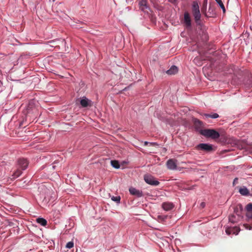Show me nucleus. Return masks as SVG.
Segmentation results:
<instances>
[{"instance_id": "nucleus-1", "label": "nucleus", "mask_w": 252, "mask_h": 252, "mask_svg": "<svg viewBox=\"0 0 252 252\" xmlns=\"http://www.w3.org/2000/svg\"><path fill=\"white\" fill-rule=\"evenodd\" d=\"M191 12L196 24H199L201 18L199 7L196 1H193L191 6Z\"/></svg>"}, {"instance_id": "nucleus-2", "label": "nucleus", "mask_w": 252, "mask_h": 252, "mask_svg": "<svg viewBox=\"0 0 252 252\" xmlns=\"http://www.w3.org/2000/svg\"><path fill=\"white\" fill-rule=\"evenodd\" d=\"M200 133L206 137H210L212 139H217L220 136L218 131L211 129L200 130Z\"/></svg>"}, {"instance_id": "nucleus-3", "label": "nucleus", "mask_w": 252, "mask_h": 252, "mask_svg": "<svg viewBox=\"0 0 252 252\" xmlns=\"http://www.w3.org/2000/svg\"><path fill=\"white\" fill-rule=\"evenodd\" d=\"M144 179L146 183L152 186H157L159 184V182L154 177L149 174L145 175Z\"/></svg>"}, {"instance_id": "nucleus-4", "label": "nucleus", "mask_w": 252, "mask_h": 252, "mask_svg": "<svg viewBox=\"0 0 252 252\" xmlns=\"http://www.w3.org/2000/svg\"><path fill=\"white\" fill-rule=\"evenodd\" d=\"M197 150H201L207 152H210L213 151V146L211 144L206 143H201L195 147Z\"/></svg>"}, {"instance_id": "nucleus-5", "label": "nucleus", "mask_w": 252, "mask_h": 252, "mask_svg": "<svg viewBox=\"0 0 252 252\" xmlns=\"http://www.w3.org/2000/svg\"><path fill=\"white\" fill-rule=\"evenodd\" d=\"M29 165V162L26 159L20 158L18 160L17 168H21L22 170H25Z\"/></svg>"}, {"instance_id": "nucleus-6", "label": "nucleus", "mask_w": 252, "mask_h": 252, "mask_svg": "<svg viewBox=\"0 0 252 252\" xmlns=\"http://www.w3.org/2000/svg\"><path fill=\"white\" fill-rule=\"evenodd\" d=\"M184 24L187 28H191V18L188 12H185L184 13Z\"/></svg>"}, {"instance_id": "nucleus-7", "label": "nucleus", "mask_w": 252, "mask_h": 252, "mask_svg": "<svg viewBox=\"0 0 252 252\" xmlns=\"http://www.w3.org/2000/svg\"><path fill=\"white\" fill-rule=\"evenodd\" d=\"M240 231V228L237 226L227 227L225 229V232L227 235H230L231 234L237 235Z\"/></svg>"}, {"instance_id": "nucleus-8", "label": "nucleus", "mask_w": 252, "mask_h": 252, "mask_svg": "<svg viewBox=\"0 0 252 252\" xmlns=\"http://www.w3.org/2000/svg\"><path fill=\"white\" fill-rule=\"evenodd\" d=\"M192 122L193 123L194 126L197 130L200 131V130H202L201 128L203 126V124L202 122L194 118L192 119Z\"/></svg>"}, {"instance_id": "nucleus-9", "label": "nucleus", "mask_w": 252, "mask_h": 252, "mask_svg": "<svg viewBox=\"0 0 252 252\" xmlns=\"http://www.w3.org/2000/svg\"><path fill=\"white\" fill-rule=\"evenodd\" d=\"M80 103L83 107H87L88 106L90 107L92 106V101L88 99L86 97H83L81 98Z\"/></svg>"}, {"instance_id": "nucleus-10", "label": "nucleus", "mask_w": 252, "mask_h": 252, "mask_svg": "<svg viewBox=\"0 0 252 252\" xmlns=\"http://www.w3.org/2000/svg\"><path fill=\"white\" fill-rule=\"evenodd\" d=\"M129 191L131 194L135 195L138 197H142L143 195L142 191L137 189L133 187L130 188Z\"/></svg>"}, {"instance_id": "nucleus-11", "label": "nucleus", "mask_w": 252, "mask_h": 252, "mask_svg": "<svg viewBox=\"0 0 252 252\" xmlns=\"http://www.w3.org/2000/svg\"><path fill=\"white\" fill-rule=\"evenodd\" d=\"M166 165L167 168L170 170H175L177 168L175 160L173 159H169L166 162Z\"/></svg>"}, {"instance_id": "nucleus-12", "label": "nucleus", "mask_w": 252, "mask_h": 252, "mask_svg": "<svg viewBox=\"0 0 252 252\" xmlns=\"http://www.w3.org/2000/svg\"><path fill=\"white\" fill-rule=\"evenodd\" d=\"M174 207V204L171 202H166L162 204V208L166 211L172 210Z\"/></svg>"}, {"instance_id": "nucleus-13", "label": "nucleus", "mask_w": 252, "mask_h": 252, "mask_svg": "<svg viewBox=\"0 0 252 252\" xmlns=\"http://www.w3.org/2000/svg\"><path fill=\"white\" fill-rule=\"evenodd\" d=\"M139 5L142 11L148 12L147 10L149 9V8L147 5V1H139Z\"/></svg>"}, {"instance_id": "nucleus-14", "label": "nucleus", "mask_w": 252, "mask_h": 252, "mask_svg": "<svg viewBox=\"0 0 252 252\" xmlns=\"http://www.w3.org/2000/svg\"><path fill=\"white\" fill-rule=\"evenodd\" d=\"M22 173V170L20 169L17 168V169L13 172L12 175L11 180H13L18 178L21 175Z\"/></svg>"}, {"instance_id": "nucleus-15", "label": "nucleus", "mask_w": 252, "mask_h": 252, "mask_svg": "<svg viewBox=\"0 0 252 252\" xmlns=\"http://www.w3.org/2000/svg\"><path fill=\"white\" fill-rule=\"evenodd\" d=\"M178 68L175 65H172L170 68L168 70L166 73L169 75H173L176 74L178 72Z\"/></svg>"}, {"instance_id": "nucleus-16", "label": "nucleus", "mask_w": 252, "mask_h": 252, "mask_svg": "<svg viewBox=\"0 0 252 252\" xmlns=\"http://www.w3.org/2000/svg\"><path fill=\"white\" fill-rule=\"evenodd\" d=\"M240 193L242 195L247 196L250 193L249 190L246 187L241 188L239 190Z\"/></svg>"}, {"instance_id": "nucleus-17", "label": "nucleus", "mask_w": 252, "mask_h": 252, "mask_svg": "<svg viewBox=\"0 0 252 252\" xmlns=\"http://www.w3.org/2000/svg\"><path fill=\"white\" fill-rule=\"evenodd\" d=\"M204 115L206 118L216 119L219 117V115L217 113H213V114H204Z\"/></svg>"}, {"instance_id": "nucleus-18", "label": "nucleus", "mask_w": 252, "mask_h": 252, "mask_svg": "<svg viewBox=\"0 0 252 252\" xmlns=\"http://www.w3.org/2000/svg\"><path fill=\"white\" fill-rule=\"evenodd\" d=\"M37 222L42 226H46L47 224V220L43 218H38L37 219Z\"/></svg>"}, {"instance_id": "nucleus-19", "label": "nucleus", "mask_w": 252, "mask_h": 252, "mask_svg": "<svg viewBox=\"0 0 252 252\" xmlns=\"http://www.w3.org/2000/svg\"><path fill=\"white\" fill-rule=\"evenodd\" d=\"M229 221L232 223H235L237 221V219L236 216L232 214L229 216Z\"/></svg>"}, {"instance_id": "nucleus-20", "label": "nucleus", "mask_w": 252, "mask_h": 252, "mask_svg": "<svg viewBox=\"0 0 252 252\" xmlns=\"http://www.w3.org/2000/svg\"><path fill=\"white\" fill-rule=\"evenodd\" d=\"M111 164L113 167L117 169L119 168L120 167L119 163L117 160H111Z\"/></svg>"}, {"instance_id": "nucleus-21", "label": "nucleus", "mask_w": 252, "mask_h": 252, "mask_svg": "<svg viewBox=\"0 0 252 252\" xmlns=\"http://www.w3.org/2000/svg\"><path fill=\"white\" fill-rule=\"evenodd\" d=\"M218 5L221 7L222 9L223 13L225 12V9L223 3H222V1H217Z\"/></svg>"}, {"instance_id": "nucleus-22", "label": "nucleus", "mask_w": 252, "mask_h": 252, "mask_svg": "<svg viewBox=\"0 0 252 252\" xmlns=\"http://www.w3.org/2000/svg\"><path fill=\"white\" fill-rule=\"evenodd\" d=\"M111 199L113 201L118 203V202H120V201L121 197L119 196H113L111 197Z\"/></svg>"}, {"instance_id": "nucleus-23", "label": "nucleus", "mask_w": 252, "mask_h": 252, "mask_svg": "<svg viewBox=\"0 0 252 252\" xmlns=\"http://www.w3.org/2000/svg\"><path fill=\"white\" fill-rule=\"evenodd\" d=\"M246 209L247 211H252V203L248 204L246 207Z\"/></svg>"}, {"instance_id": "nucleus-24", "label": "nucleus", "mask_w": 252, "mask_h": 252, "mask_svg": "<svg viewBox=\"0 0 252 252\" xmlns=\"http://www.w3.org/2000/svg\"><path fill=\"white\" fill-rule=\"evenodd\" d=\"M74 246V243L73 242H69L66 245V247L68 249H71Z\"/></svg>"}, {"instance_id": "nucleus-25", "label": "nucleus", "mask_w": 252, "mask_h": 252, "mask_svg": "<svg viewBox=\"0 0 252 252\" xmlns=\"http://www.w3.org/2000/svg\"><path fill=\"white\" fill-rule=\"evenodd\" d=\"M246 216L249 219H252V211H247Z\"/></svg>"}, {"instance_id": "nucleus-26", "label": "nucleus", "mask_w": 252, "mask_h": 252, "mask_svg": "<svg viewBox=\"0 0 252 252\" xmlns=\"http://www.w3.org/2000/svg\"><path fill=\"white\" fill-rule=\"evenodd\" d=\"M243 226L245 229L248 230H251L252 229V226H251L248 224H244Z\"/></svg>"}, {"instance_id": "nucleus-27", "label": "nucleus", "mask_w": 252, "mask_h": 252, "mask_svg": "<svg viewBox=\"0 0 252 252\" xmlns=\"http://www.w3.org/2000/svg\"><path fill=\"white\" fill-rule=\"evenodd\" d=\"M148 144H150L151 146H154V145H155L156 144V143H150V142H147V141H145L144 142V145L145 146H147Z\"/></svg>"}, {"instance_id": "nucleus-28", "label": "nucleus", "mask_w": 252, "mask_h": 252, "mask_svg": "<svg viewBox=\"0 0 252 252\" xmlns=\"http://www.w3.org/2000/svg\"><path fill=\"white\" fill-rule=\"evenodd\" d=\"M238 183V178H235L234 179L233 182V185L235 186V185L237 184Z\"/></svg>"}, {"instance_id": "nucleus-29", "label": "nucleus", "mask_w": 252, "mask_h": 252, "mask_svg": "<svg viewBox=\"0 0 252 252\" xmlns=\"http://www.w3.org/2000/svg\"><path fill=\"white\" fill-rule=\"evenodd\" d=\"M56 42H57V40L56 41H51V43H54L53 45H52V46H55V47H57V46H59V45H57L56 44L54 43H55Z\"/></svg>"}, {"instance_id": "nucleus-30", "label": "nucleus", "mask_w": 252, "mask_h": 252, "mask_svg": "<svg viewBox=\"0 0 252 252\" xmlns=\"http://www.w3.org/2000/svg\"><path fill=\"white\" fill-rule=\"evenodd\" d=\"M205 206V203L204 202H202L201 204H200V207H202V208H204Z\"/></svg>"}, {"instance_id": "nucleus-31", "label": "nucleus", "mask_w": 252, "mask_h": 252, "mask_svg": "<svg viewBox=\"0 0 252 252\" xmlns=\"http://www.w3.org/2000/svg\"><path fill=\"white\" fill-rule=\"evenodd\" d=\"M57 41H61V42L62 43H63V42H64V40H57Z\"/></svg>"}, {"instance_id": "nucleus-32", "label": "nucleus", "mask_w": 252, "mask_h": 252, "mask_svg": "<svg viewBox=\"0 0 252 252\" xmlns=\"http://www.w3.org/2000/svg\"><path fill=\"white\" fill-rule=\"evenodd\" d=\"M55 166L53 165V166H52V168L54 169V168H55Z\"/></svg>"}]
</instances>
